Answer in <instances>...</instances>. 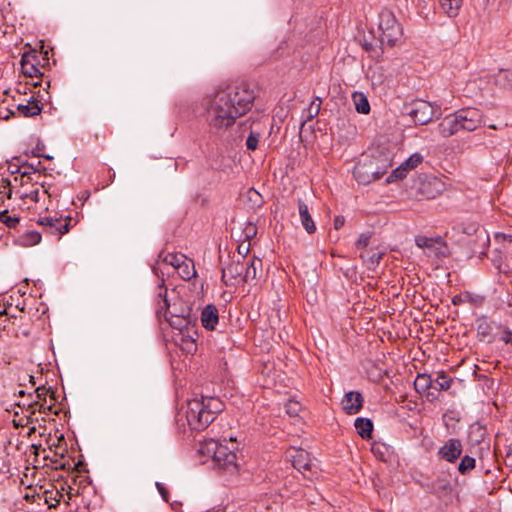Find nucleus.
Segmentation results:
<instances>
[{
	"label": "nucleus",
	"mask_w": 512,
	"mask_h": 512,
	"mask_svg": "<svg viewBox=\"0 0 512 512\" xmlns=\"http://www.w3.org/2000/svg\"><path fill=\"white\" fill-rule=\"evenodd\" d=\"M255 98V91L247 82L217 89L205 96L201 103L207 125L215 131H226L251 110Z\"/></svg>",
	"instance_id": "1"
},
{
	"label": "nucleus",
	"mask_w": 512,
	"mask_h": 512,
	"mask_svg": "<svg viewBox=\"0 0 512 512\" xmlns=\"http://www.w3.org/2000/svg\"><path fill=\"white\" fill-rule=\"evenodd\" d=\"M391 167L390 153L382 152L360 160L354 167L353 175L359 184L366 185L383 177Z\"/></svg>",
	"instance_id": "2"
},
{
	"label": "nucleus",
	"mask_w": 512,
	"mask_h": 512,
	"mask_svg": "<svg viewBox=\"0 0 512 512\" xmlns=\"http://www.w3.org/2000/svg\"><path fill=\"white\" fill-rule=\"evenodd\" d=\"M176 421L179 427H183L184 431L188 426L191 431L198 432L206 429L212 423V418L205 410L202 400L195 398L188 400L185 414H178Z\"/></svg>",
	"instance_id": "3"
},
{
	"label": "nucleus",
	"mask_w": 512,
	"mask_h": 512,
	"mask_svg": "<svg viewBox=\"0 0 512 512\" xmlns=\"http://www.w3.org/2000/svg\"><path fill=\"white\" fill-rule=\"evenodd\" d=\"M379 18L380 43L390 48L397 46L402 40L403 28L394 13L388 9H383Z\"/></svg>",
	"instance_id": "4"
},
{
	"label": "nucleus",
	"mask_w": 512,
	"mask_h": 512,
	"mask_svg": "<svg viewBox=\"0 0 512 512\" xmlns=\"http://www.w3.org/2000/svg\"><path fill=\"white\" fill-rule=\"evenodd\" d=\"M404 109L417 125H426L441 115V109L438 105L422 99L412 101L405 105Z\"/></svg>",
	"instance_id": "5"
},
{
	"label": "nucleus",
	"mask_w": 512,
	"mask_h": 512,
	"mask_svg": "<svg viewBox=\"0 0 512 512\" xmlns=\"http://www.w3.org/2000/svg\"><path fill=\"white\" fill-rule=\"evenodd\" d=\"M36 400L28 404V409L31 411V414H35L36 411L39 413H54L58 414L57 411H54V407L56 405L57 399L55 396V392L51 389V387L39 386L35 389Z\"/></svg>",
	"instance_id": "6"
},
{
	"label": "nucleus",
	"mask_w": 512,
	"mask_h": 512,
	"mask_svg": "<svg viewBox=\"0 0 512 512\" xmlns=\"http://www.w3.org/2000/svg\"><path fill=\"white\" fill-rule=\"evenodd\" d=\"M457 117L462 130L474 131L482 125H486L482 111L477 108H462L457 111Z\"/></svg>",
	"instance_id": "7"
},
{
	"label": "nucleus",
	"mask_w": 512,
	"mask_h": 512,
	"mask_svg": "<svg viewBox=\"0 0 512 512\" xmlns=\"http://www.w3.org/2000/svg\"><path fill=\"white\" fill-rule=\"evenodd\" d=\"M214 468L229 473L231 476L238 472L237 457L234 451L222 445L213 461Z\"/></svg>",
	"instance_id": "8"
},
{
	"label": "nucleus",
	"mask_w": 512,
	"mask_h": 512,
	"mask_svg": "<svg viewBox=\"0 0 512 512\" xmlns=\"http://www.w3.org/2000/svg\"><path fill=\"white\" fill-rule=\"evenodd\" d=\"M286 457L291 461L293 468L299 471L304 478L311 479L312 476L306 473L311 471V462L307 451L291 447L286 451Z\"/></svg>",
	"instance_id": "9"
},
{
	"label": "nucleus",
	"mask_w": 512,
	"mask_h": 512,
	"mask_svg": "<svg viewBox=\"0 0 512 512\" xmlns=\"http://www.w3.org/2000/svg\"><path fill=\"white\" fill-rule=\"evenodd\" d=\"M71 218H55V217H41L38 220V224L42 225L47 232L52 235L61 237L69 231Z\"/></svg>",
	"instance_id": "10"
},
{
	"label": "nucleus",
	"mask_w": 512,
	"mask_h": 512,
	"mask_svg": "<svg viewBox=\"0 0 512 512\" xmlns=\"http://www.w3.org/2000/svg\"><path fill=\"white\" fill-rule=\"evenodd\" d=\"M462 442L457 438H450L437 452V456L441 460L454 463L462 454Z\"/></svg>",
	"instance_id": "11"
},
{
	"label": "nucleus",
	"mask_w": 512,
	"mask_h": 512,
	"mask_svg": "<svg viewBox=\"0 0 512 512\" xmlns=\"http://www.w3.org/2000/svg\"><path fill=\"white\" fill-rule=\"evenodd\" d=\"M191 312L192 309L190 307H183L181 308V313L171 312L166 321L172 328L183 333L188 331L190 325L194 322V319L191 317Z\"/></svg>",
	"instance_id": "12"
},
{
	"label": "nucleus",
	"mask_w": 512,
	"mask_h": 512,
	"mask_svg": "<svg viewBox=\"0 0 512 512\" xmlns=\"http://www.w3.org/2000/svg\"><path fill=\"white\" fill-rule=\"evenodd\" d=\"M495 449L504 455L506 464L512 466V429L496 435Z\"/></svg>",
	"instance_id": "13"
},
{
	"label": "nucleus",
	"mask_w": 512,
	"mask_h": 512,
	"mask_svg": "<svg viewBox=\"0 0 512 512\" xmlns=\"http://www.w3.org/2000/svg\"><path fill=\"white\" fill-rule=\"evenodd\" d=\"M244 269V262L232 261L222 269L221 279L226 286L234 285L237 280H243Z\"/></svg>",
	"instance_id": "14"
},
{
	"label": "nucleus",
	"mask_w": 512,
	"mask_h": 512,
	"mask_svg": "<svg viewBox=\"0 0 512 512\" xmlns=\"http://www.w3.org/2000/svg\"><path fill=\"white\" fill-rule=\"evenodd\" d=\"M461 130L457 111L446 116L438 125V132L443 137H450Z\"/></svg>",
	"instance_id": "15"
},
{
	"label": "nucleus",
	"mask_w": 512,
	"mask_h": 512,
	"mask_svg": "<svg viewBox=\"0 0 512 512\" xmlns=\"http://www.w3.org/2000/svg\"><path fill=\"white\" fill-rule=\"evenodd\" d=\"M342 406L347 414L358 413L363 407V397L360 392L351 391L345 394L342 400Z\"/></svg>",
	"instance_id": "16"
},
{
	"label": "nucleus",
	"mask_w": 512,
	"mask_h": 512,
	"mask_svg": "<svg viewBox=\"0 0 512 512\" xmlns=\"http://www.w3.org/2000/svg\"><path fill=\"white\" fill-rule=\"evenodd\" d=\"M61 491L58 490V487L56 488V494L54 497V500L59 503L62 499L68 503L69 500L72 499V497L78 495L80 493V486L82 482H72V484H68V482H59Z\"/></svg>",
	"instance_id": "17"
},
{
	"label": "nucleus",
	"mask_w": 512,
	"mask_h": 512,
	"mask_svg": "<svg viewBox=\"0 0 512 512\" xmlns=\"http://www.w3.org/2000/svg\"><path fill=\"white\" fill-rule=\"evenodd\" d=\"M219 322L218 309L215 305L205 306L201 312L202 326L207 330H214Z\"/></svg>",
	"instance_id": "18"
},
{
	"label": "nucleus",
	"mask_w": 512,
	"mask_h": 512,
	"mask_svg": "<svg viewBox=\"0 0 512 512\" xmlns=\"http://www.w3.org/2000/svg\"><path fill=\"white\" fill-rule=\"evenodd\" d=\"M171 313L170 303L167 299V288L164 287V280H162V284L159 286L158 292V302L156 308V316L158 319H167Z\"/></svg>",
	"instance_id": "19"
},
{
	"label": "nucleus",
	"mask_w": 512,
	"mask_h": 512,
	"mask_svg": "<svg viewBox=\"0 0 512 512\" xmlns=\"http://www.w3.org/2000/svg\"><path fill=\"white\" fill-rule=\"evenodd\" d=\"M442 183L441 181L433 177L431 179H426L421 182L419 191L426 198H435L441 192Z\"/></svg>",
	"instance_id": "20"
},
{
	"label": "nucleus",
	"mask_w": 512,
	"mask_h": 512,
	"mask_svg": "<svg viewBox=\"0 0 512 512\" xmlns=\"http://www.w3.org/2000/svg\"><path fill=\"white\" fill-rule=\"evenodd\" d=\"M298 211L301 223L306 232L309 234L314 233L316 231L315 223L311 217L307 204L301 199H298Z\"/></svg>",
	"instance_id": "21"
},
{
	"label": "nucleus",
	"mask_w": 512,
	"mask_h": 512,
	"mask_svg": "<svg viewBox=\"0 0 512 512\" xmlns=\"http://www.w3.org/2000/svg\"><path fill=\"white\" fill-rule=\"evenodd\" d=\"M383 255L384 252L373 249H365L360 253V258L363 260L369 270H375L379 265Z\"/></svg>",
	"instance_id": "22"
},
{
	"label": "nucleus",
	"mask_w": 512,
	"mask_h": 512,
	"mask_svg": "<svg viewBox=\"0 0 512 512\" xmlns=\"http://www.w3.org/2000/svg\"><path fill=\"white\" fill-rule=\"evenodd\" d=\"M204 403L205 410L207 413L210 414V418H212V422L214 421L217 414L221 413L225 406L224 403L216 397H204L202 396L201 399Z\"/></svg>",
	"instance_id": "23"
},
{
	"label": "nucleus",
	"mask_w": 512,
	"mask_h": 512,
	"mask_svg": "<svg viewBox=\"0 0 512 512\" xmlns=\"http://www.w3.org/2000/svg\"><path fill=\"white\" fill-rule=\"evenodd\" d=\"M492 325L484 317L477 320V337L481 342L491 343L493 341Z\"/></svg>",
	"instance_id": "24"
},
{
	"label": "nucleus",
	"mask_w": 512,
	"mask_h": 512,
	"mask_svg": "<svg viewBox=\"0 0 512 512\" xmlns=\"http://www.w3.org/2000/svg\"><path fill=\"white\" fill-rule=\"evenodd\" d=\"M262 269V260L258 257L250 259L249 263H245L243 273V282L253 281L257 278V271Z\"/></svg>",
	"instance_id": "25"
},
{
	"label": "nucleus",
	"mask_w": 512,
	"mask_h": 512,
	"mask_svg": "<svg viewBox=\"0 0 512 512\" xmlns=\"http://www.w3.org/2000/svg\"><path fill=\"white\" fill-rule=\"evenodd\" d=\"M32 57V54H23L21 57V68L22 72L25 76L33 78V77H39L43 74L41 73L40 69L38 68V62H29V57Z\"/></svg>",
	"instance_id": "26"
},
{
	"label": "nucleus",
	"mask_w": 512,
	"mask_h": 512,
	"mask_svg": "<svg viewBox=\"0 0 512 512\" xmlns=\"http://www.w3.org/2000/svg\"><path fill=\"white\" fill-rule=\"evenodd\" d=\"M17 110L24 117H33L41 113L42 106L39 104L38 100H36L34 97H31L27 104H18Z\"/></svg>",
	"instance_id": "27"
},
{
	"label": "nucleus",
	"mask_w": 512,
	"mask_h": 512,
	"mask_svg": "<svg viewBox=\"0 0 512 512\" xmlns=\"http://www.w3.org/2000/svg\"><path fill=\"white\" fill-rule=\"evenodd\" d=\"M222 444L215 441L214 439L205 440L203 443L200 444V447L198 449V453L203 456L211 457L212 462L216 459L218 450Z\"/></svg>",
	"instance_id": "28"
},
{
	"label": "nucleus",
	"mask_w": 512,
	"mask_h": 512,
	"mask_svg": "<svg viewBox=\"0 0 512 512\" xmlns=\"http://www.w3.org/2000/svg\"><path fill=\"white\" fill-rule=\"evenodd\" d=\"M355 428L357 430V433L363 438V439H370L372 438L373 433V423L369 418H357L355 420Z\"/></svg>",
	"instance_id": "29"
},
{
	"label": "nucleus",
	"mask_w": 512,
	"mask_h": 512,
	"mask_svg": "<svg viewBox=\"0 0 512 512\" xmlns=\"http://www.w3.org/2000/svg\"><path fill=\"white\" fill-rule=\"evenodd\" d=\"M176 270L179 276L185 281L191 280L197 274L194 261L188 257L186 261H184L179 265V267H177Z\"/></svg>",
	"instance_id": "30"
},
{
	"label": "nucleus",
	"mask_w": 512,
	"mask_h": 512,
	"mask_svg": "<svg viewBox=\"0 0 512 512\" xmlns=\"http://www.w3.org/2000/svg\"><path fill=\"white\" fill-rule=\"evenodd\" d=\"M463 0H439L443 12L448 17H456L459 14Z\"/></svg>",
	"instance_id": "31"
},
{
	"label": "nucleus",
	"mask_w": 512,
	"mask_h": 512,
	"mask_svg": "<svg viewBox=\"0 0 512 512\" xmlns=\"http://www.w3.org/2000/svg\"><path fill=\"white\" fill-rule=\"evenodd\" d=\"M429 388H433V379L429 374H418L414 381V389L417 393L423 395L424 391H427Z\"/></svg>",
	"instance_id": "32"
},
{
	"label": "nucleus",
	"mask_w": 512,
	"mask_h": 512,
	"mask_svg": "<svg viewBox=\"0 0 512 512\" xmlns=\"http://www.w3.org/2000/svg\"><path fill=\"white\" fill-rule=\"evenodd\" d=\"M452 381L451 377L441 371L438 373L437 378L433 380V388H435L436 392L446 391L451 387Z\"/></svg>",
	"instance_id": "33"
},
{
	"label": "nucleus",
	"mask_w": 512,
	"mask_h": 512,
	"mask_svg": "<svg viewBox=\"0 0 512 512\" xmlns=\"http://www.w3.org/2000/svg\"><path fill=\"white\" fill-rule=\"evenodd\" d=\"M483 300L484 298L483 297H480V296H474L472 295L471 293L469 292H465L463 294H459V295H455L453 298H452V303L454 305H460L462 303H466V302H469V303H473V304H477V305H481L483 303Z\"/></svg>",
	"instance_id": "34"
},
{
	"label": "nucleus",
	"mask_w": 512,
	"mask_h": 512,
	"mask_svg": "<svg viewBox=\"0 0 512 512\" xmlns=\"http://www.w3.org/2000/svg\"><path fill=\"white\" fill-rule=\"evenodd\" d=\"M353 100L358 113L368 114L370 112V104L367 97L363 93H354Z\"/></svg>",
	"instance_id": "35"
},
{
	"label": "nucleus",
	"mask_w": 512,
	"mask_h": 512,
	"mask_svg": "<svg viewBox=\"0 0 512 512\" xmlns=\"http://www.w3.org/2000/svg\"><path fill=\"white\" fill-rule=\"evenodd\" d=\"M159 257L164 263L173 266L175 269L187 259V256L182 253H167L165 255L161 253Z\"/></svg>",
	"instance_id": "36"
},
{
	"label": "nucleus",
	"mask_w": 512,
	"mask_h": 512,
	"mask_svg": "<svg viewBox=\"0 0 512 512\" xmlns=\"http://www.w3.org/2000/svg\"><path fill=\"white\" fill-rule=\"evenodd\" d=\"M442 242L441 237L432 238L423 235H418L415 238V243L419 248H434L436 244H440Z\"/></svg>",
	"instance_id": "37"
},
{
	"label": "nucleus",
	"mask_w": 512,
	"mask_h": 512,
	"mask_svg": "<svg viewBox=\"0 0 512 512\" xmlns=\"http://www.w3.org/2000/svg\"><path fill=\"white\" fill-rule=\"evenodd\" d=\"M385 46L386 45H382L381 43L380 46H377L366 40L362 44L363 49L369 53L370 57L376 60H379L382 56Z\"/></svg>",
	"instance_id": "38"
},
{
	"label": "nucleus",
	"mask_w": 512,
	"mask_h": 512,
	"mask_svg": "<svg viewBox=\"0 0 512 512\" xmlns=\"http://www.w3.org/2000/svg\"><path fill=\"white\" fill-rule=\"evenodd\" d=\"M41 239V234L35 230L26 231L21 236L22 244L25 246H33L39 244Z\"/></svg>",
	"instance_id": "39"
},
{
	"label": "nucleus",
	"mask_w": 512,
	"mask_h": 512,
	"mask_svg": "<svg viewBox=\"0 0 512 512\" xmlns=\"http://www.w3.org/2000/svg\"><path fill=\"white\" fill-rule=\"evenodd\" d=\"M496 84L504 88H512V71L500 70L495 78Z\"/></svg>",
	"instance_id": "40"
},
{
	"label": "nucleus",
	"mask_w": 512,
	"mask_h": 512,
	"mask_svg": "<svg viewBox=\"0 0 512 512\" xmlns=\"http://www.w3.org/2000/svg\"><path fill=\"white\" fill-rule=\"evenodd\" d=\"M476 461L473 457H470L468 455L464 456L459 465H458V471L465 475L469 471H471L473 468H475Z\"/></svg>",
	"instance_id": "41"
},
{
	"label": "nucleus",
	"mask_w": 512,
	"mask_h": 512,
	"mask_svg": "<svg viewBox=\"0 0 512 512\" xmlns=\"http://www.w3.org/2000/svg\"><path fill=\"white\" fill-rule=\"evenodd\" d=\"M301 409H302V406H301L300 402H298L296 400H288L285 404V411L291 417L298 416Z\"/></svg>",
	"instance_id": "42"
},
{
	"label": "nucleus",
	"mask_w": 512,
	"mask_h": 512,
	"mask_svg": "<svg viewBox=\"0 0 512 512\" xmlns=\"http://www.w3.org/2000/svg\"><path fill=\"white\" fill-rule=\"evenodd\" d=\"M423 160V157L419 153H415L411 155L402 165L405 167V169L411 170L415 167H417Z\"/></svg>",
	"instance_id": "43"
},
{
	"label": "nucleus",
	"mask_w": 512,
	"mask_h": 512,
	"mask_svg": "<svg viewBox=\"0 0 512 512\" xmlns=\"http://www.w3.org/2000/svg\"><path fill=\"white\" fill-rule=\"evenodd\" d=\"M260 139V133L251 131L246 139V147L248 150H256Z\"/></svg>",
	"instance_id": "44"
},
{
	"label": "nucleus",
	"mask_w": 512,
	"mask_h": 512,
	"mask_svg": "<svg viewBox=\"0 0 512 512\" xmlns=\"http://www.w3.org/2000/svg\"><path fill=\"white\" fill-rule=\"evenodd\" d=\"M406 172H407V170L401 164L399 167L394 169L392 171V173L388 176L387 182L390 183V182H393V181H396V180L403 179L406 176Z\"/></svg>",
	"instance_id": "45"
},
{
	"label": "nucleus",
	"mask_w": 512,
	"mask_h": 512,
	"mask_svg": "<svg viewBox=\"0 0 512 512\" xmlns=\"http://www.w3.org/2000/svg\"><path fill=\"white\" fill-rule=\"evenodd\" d=\"M74 470L77 474L72 476V480H76L79 477H86V480H90L88 476H84L85 473H88L87 465L81 461H78L74 465Z\"/></svg>",
	"instance_id": "46"
},
{
	"label": "nucleus",
	"mask_w": 512,
	"mask_h": 512,
	"mask_svg": "<svg viewBox=\"0 0 512 512\" xmlns=\"http://www.w3.org/2000/svg\"><path fill=\"white\" fill-rule=\"evenodd\" d=\"M248 199L253 203L254 207H261L263 204L262 196L253 188L247 193Z\"/></svg>",
	"instance_id": "47"
},
{
	"label": "nucleus",
	"mask_w": 512,
	"mask_h": 512,
	"mask_svg": "<svg viewBox=\"0 0 512 512\" xmlns=\"http://www.w3.org/2000/svg\"><path fill=\"white\" fill-rule=\"evenodd\" d=\"M243 234L245 240L250 242V240L257 234V226L251 222L247 223L243 230Z\"/></svg>",
	"instance_id": "48"
},
{
	"label": "nucleus",
	"mask_w": 512,
	"mask_h": 512,
	"mask_svg": "<svg viewBox=\"0 0 512 512\" xmlns=\"http://www.w3.org/2000/svg\"><path fill=\"white\" fill-rule=\"evenodd\" d=\"M19 221H20L19 217L10 216L7 213L6 216H3L1 223H3L6 227H8L10 229H14L19 224Z\"/></svg>",
	"instance_id": "49"
},
{
	"label": "nucleus",
	"mask_w": 512,
	"mask_h": 512,
	"mask_svg": "<svg viewBox=\"0 0 512 512\" xmlns=\"http://www.w3.org/2000/svg\"><path fill=\"white\" fill-rule=\"evenodd\" d=\"M370 239H371V234L370 233H362L358 240L356 241V247L358 249H366V247L369 245V242H370Z\"/></svg>",
	"instance_id": "50"
},
{
	"label": "nucleus",
	"mask_w": 512,
	"mask_h": 512,
	"mask_svg": "<svg viewBox=\"0 0 512 512\" xmlns=\"http://www.w3.org/2000/svg\"><path fill=\"white\" fill-rule=\"evenodd\" d=\"M320 105H321L320 98H316V100L311 102L310 107H309V117L308 118L311 119L318 115V113L320 111Z\"/></svg>",
	"instance_id": "51"
},
{
	"label": "nucleus",
	"mask_w": 512,
	"mask_h": 512,
	"mask_svg": "<svg viewBox=\"0 0 512 512\" xmlns=\"http://www.w3.org/2000/svg\"><path fill=\"white\" fill-rule=\"evenodd\" d=\"M237 251L238 254L241 255L243 259H245V257L250 251V242L245 240L242 243H240L237 247Z\"/></svg>",
	"instance_id": "52"
},
{
	"label": "nucleus",
	"mask_w": 512,
	"mask_h": 512,
	"mask_svg": "<svg viewBox=\"0 0 512 512\" xmlns=\"http://www.w3.org/2000/svg\"><path fill=\"white\" fill-rule=\"evenodd\" d=\"M156 487L165 502H169V491L161 482H155Z\"/></svg>",
	"instance_id": "53"
},
{
	"label": "nucleus",
	"mask_w": 512,
	"mask_h": 512,
	"mask_svg": "<svg viewBox=\"0 0 512 512\" xmlns=\"http://www.w3.org/2000/svg\"><path fill=\"white\" fill-rule=\"evenodd\" d=\"M25 166L28 168V170L22 171L21 172V177L22 178H27L28 181H32L31 175L35 174L37 169L32 164L25 165Z\"/></svg>",
	"instance_id": "54"
},
{
	"label": "nucleus",
	"mask_w": 512,
	"mask_h": 512,
	"mask_svg": "<svg viewBox=\"0 0 512 512\" xmlns=\"http://www.w3.org/2000/svg\"><path fill=\"white\" fill-rule=\"evenodd\" d=\"M439 393L440 392L435 391V388H429L427 391H424L426 399L430 402L437 400L439 398Z\"/></svg>",
	"instance_id": "55"
},
{
	"label": "nucleus",
	"mask_w": 512,
	"mask_h": 512,
	"mask_svg": "<svg viewBox=\"0 0 512 512\" xmlns=\"http://www.w3.org/2000/svg\"><path fill=\"white\" fill-rule=\"evenodd\" d=\"M451 490H452V488L450 486V483L447 482L439 488V491H437V495L439 498H442L444 494L446 495V494L450 493Z\"/></svg>",
	"instance_id": "56"
},
{
	"label": "nucleus",
	"mask_w": 512,
	"mask_h": 512,
	"mask_svg": "<svg viewBox=\"0 0 512 512\" xmlns=\"http://www.w3.org/2000/svg\"><path fill=\"white\" fill-rule=\"evenodd\" d=\"M14 115V111L13 110H10L9 108L5 107V108H2L0 106V119H4V120H7L9 119L11 116Z\"/></svg>",
	"instance_id": "57"
},
{
	"label": "nucleus",
	"mask_w": 512,
	"mask_h": 512,
	"mask_svg": "<svg viewBox=\"0 0 512 512\" xmlns=\"http://www.w3.org/2000/svg\"><path fill=\"white\" fill-rule=\"evenodd\" d=\"M26 197L30 198L34 202L40 201V191L39 189L32 190L30 193L26 194Z\"/></svg>",
	"instance_id": "58"
},
{
	"label": "nucleus",
	"mask_w": 512,
	"mask_h": 512,
	"mask_svg": "<svg viewBox=\"0 0 512 512\" xmlns=\"http://www.w3.org/2000/svg\"><path fill=\"white\" fill-rule=\"evenodd\" d=\"M500 339L506 344L512 343V331L505 329Z\"/></svg>",
	"instance_id": "59"
},
{
	"label": "nucleus",
	"mask_w": 512,
	"mask_h": 512,
	"mask_svg": "<svg viewBox=\"0 0 512 512\" xmlns=\"http://www.w3.org/2000/svg\"><path fill=\"white\" fill-rule=\"evenodd\" d=\"M344 223H345V218L343 216H341V215L336 216L334 219V228L336 230H339L340 228H342L344 226Z\"/></svg>",
	"instance_id": "60"
},
{
	"label": "nucleus",
	"mask_w": 512,
	"mask_h": 512,
	"mask_svg": "<svg viewBox=\"0 0 512 512\" xmlns=\"http://www.w3.org/2000/svg\"><path fill=\"white\" fill-rule=\"evenodd\" d=\"M23 54H32L33 55L32 57L31 56L29 57V60H30L29 62H34V63L38 62V64L40 63L39 54L36 50H29V51L24 52Z\"/></svg>",
	"instance_id": "61"
},
{
	"label": "nucleus",
	"mask_w": 512,
	"mask_h": 512,
	"mask_svg": "<svg viewBox=\"0 0 512 512\" xmlns=\"http://www.w3.org/2000/svg\"><path fill=\"white\" fill-rule=\"evenodd\" d=\"M187 334H182V341H186V342H189L191 345H193L195 343V338L193 337V335L190 334V328L188 329V331H186Z\"/></svg>",
	"instance_id": "62"
},
{
	"label": "nucleus",
	"mask_w": 512,
	"mask_h": 512,
	"mask_svg": "<svg viewBox=\"0 0 512 512\" xmlns=\"http://www.w3.org/2000/svg\"><path fill=\"white\" fill-rule=\"evenodd\" d=\"M382 448H384V446H383V445H381V444H374V445L372 446V449H371V450H372V452H373L375 455H382V451H381V449H382Z\"/></svg>",
	"instance_id": "63"
},
{
	"label": "nucleus",
	"mask_w": 512,
	"mask_h": 512,
	"mask_svg": "<svg viewBox=\"0 0 512 512\" xmlns=\"http://www.w3.org/2000/svg\"><path fill=\"white\" fill-rule=\"evenodd\" d=\"M40 185L43 188V194L47 195L48 197H51V193L49 192L50 186H46L44 182L40 183Z\"/></svg>",
	"instance_id": "64"
}]
</instances>
